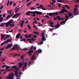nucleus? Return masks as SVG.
Instances as JSON below:
<instances>
[{
  "label": "nucleus",
  "mask_w": 79,
  "mask_h": 79,
  "mask_svg": "<svg viewBox=\"0 0 79 79\" xmlns=\"http://www.w3.org/2000/svg\"><path fill=\"white\" fill-rule=\"evenodd\" d=\"M14 1H11L10 2V4H9V5L10 6L12 4V3L13 2H14Z\"/></svg>",
  "instance_id": "nucleus-43"
},
{
  "label": "nucleus",
  "mask_w": 79,
  "mask_h": 79,
  "mask_svg": "<svg viewBox=\"0 0 79 79\" xmlns=\"http://www.w3.org/2000/svg\"><path fill=\"white\" fill-rule=\"evenodd\" d=\"M13 70L15 72V75L16 76V79H20L21 76L18 75V70Z\"/></svg>",
  "instance_id": "nucleus-1"
},
{
  "label": "nucleus",
  "mask_w": 79,
  "mask_h": 79,
  "mask_svg": "<svg viewBox=\"0 0 79 79\" xmlns=\"http://www.w3.org/2000/svg\"><path fill=\"white\" fill-rule=\"evenodd\" d=\"M56 18H58V20H60V16H56Z\"/></svg>",
  "instance_id": "nucleus-38"
},
{
  "label": "nucleus",
  "mask_w": 79,
  "mask_h": 79,
  "mask_svg": "<svg viewBox=\"0 0 79 79\" xmlns=\"http://www.w3.org/2000/svg\"><path fill=\"white\" fill-rule=\"evenodd\" d=\"M34 52L33 50H29V52H28V53L29 54V56H30L32 55V53H33Z\"/></svg>",
  "instance_id": "nucleus-7"
},
{
  "label": "nucleus",
  "mask_w": 79,
  "mask_h": 79,
  "mask_svg": "<svg viewBox=\"0 0 79 79\" xmlns=\"http://www.w3.org/2000/svg\"><path fill=\"white\" fill-rule=\"evenodd\" d=\"M54 15H55L56 16H57V15H59V13L58 12H54Z\"/></svg>",
  "instance_id": "nucleus-31"
},
{
  "label": "nucleus",
  "mask_w": 79,
  "mask_h": 79,
  "mask_svg": "<svg viewBox=\"0 0 79 79\" xmlns=\"http://www.w3.org/2000/svg\"><path fill=\"white\" fill-rule=\"evenodd\" d=\"M10 36V35H6V37L7 38L9 37Z\"/></svg>",
  "instance_id": "nucleus-58"
},
{
  "label": "nucleus",
  "mask_w": 79,
  "mask_h": 79,
  "mask_svg": "<svg viewBox=\"0 0 79 79\" xmlns=\"http://www.w3.org/2000/svg\"><path fill=\"white\" fill-rule=\"evenodd\" d=\"M42 52V51L40 49H39L35 52V53H37L38 54H39V53H41Z\"/></svg>",
  "instance_id": "nucleus-9"
},
{
  "label": "nucleus",
  "mask_w": 79,
  "mask_h": 79,
  "mask_svg": "<svg viewBox=\"0 0 79 79\" xmlns=\"http://www.w3.org/2000/svg\"><path fill=\"white\" fill-rule=\"evenodd\" d=\"M18 10H19V8L17 9H15V13H17L18 11Z\"/></svg>",
  "instance_id": "nucleus-30"
},
{
  "label": "nucleus",
  "mask_w": 79,
  "mask_h": 79,
  "mask_svg": "<svg viewBox=\"0 0 79 79\" xmlns=\"http://www.w3.org/2000/svg\"><path fill=\"white\" fill-rule=\"evenodd\" d=\"M5 24H6V27H7L8 26H9V25L10 24L8 22L7 23H5Z\"/></svg>",
  "instance_id": "nucleus-20"
},
{
  "label": "nucleus",
  "mask_w": 79,
  "mask_h": 79,
  "mask_svg": "<svg viewBox=\"0 0 79 79\" xmlns=\"http://www.w3.org/2000/svg\"><path fill=\"white\" fill-rule=\"evenodd\" d=\"M32 2V1H31V2H30L27 5V6H29Z\"/></svg>",
  "instance_id": "nucleus-52"
},
{
  "label": "nucleus",
  "mask_w": 79,
  "mask_h": 79,
  "mask_svg": "<svg viewBox=\"0 0 79 79\" xmlns=\"http://www.w3.org/2000/svg\"><path fill=\"white\" fill-rule=\"evenodd\" d=\"M28 27L29 28V30H30L31 29V27L29 25H28Z\"/></svg>",
  "instance_id": "nucleus-53"
},
{
  "label": "nucleus",
  "mask_w": 79,
  "mask_h": 79,
  "mask_svg": "<svg viewBox=\"0 0 79 79\" xmlns=\"http://www.w3.org/2000/svg\"><path fill=\"white\" fill-rule=\"evenodd\" d=\"M12 44H9L7 45L8 47V48H10L12 46Z\"/></svg>",
  "instance_id": "nucleus-26"
},
{
  "label": "nucleus",
  "mask_w": 79,
  "mask_h": 79,
  "mask_svg": "<svg viewBox=\"0 0 79 79\" xmlns=\"http://www.w3.org/2000/svg\"><path fill=\"white\" fill-rule=\"evenodd\" d=\"M10 15H8L7 16V17H6V20H8V19L10 18Z\"/></svg>",
  "instance_id": "nucleus-34"
},
{
  "label": "nucleus",
  "mask_w": 79,
  "mask_h": 79,
  "mask_svg": "<svg viewBox=\"0 0 79 79\" xmlns=\"http://www.w3.org/2000/svg\"><path fill=\"white\" fill-rule=\"evenodd\" d=\"M1 40H2V39L4 38L5 37V35H3L2 34L1 35Z\"/></svg>",
  "instance_id": "nucleus-24"
},
{
  "label": "nucleus",
  "mask_w": 79,
  "mask_h": 79,
  "mask_svg": "<svg viewBox=\"0 0 79 79\" xmlns=\"http://www.w3.org/2000/svg\"><path fill=\"white\" fill-rule=\"evenodd\" d=\"M35 7H31L30 8V9L31 10H34L35 9Z\"/></svg>",
  "instance_id": "nucleus-50"
},
{
  "label": "nucleus",
  "mask_w": 79,
  "mask_h": 79,
  "mask_svg": "<svg viewBox=\"0 0 79 79\" xmlns=\"http://www.w3.org/2000/svg\"><path fill=\"white\" fill-rule=\"evenodd\" d=\"M43 6L42 5H40V9L41 8H42V7H43Z\"/></svg>",
  "instance_id": "nucleus-55"
},
{
  "label": "nucleus",
  "mask_w": 79,
  "mask_h": 79,
  "mask_svg": "<svg viewBox=\"0 0 79 79\" xmlns=\"http://www.w3.org/2000/svg\"><path fill=\"white\" fill-rule=\"evenodd\" d=\"M35 13H36V15H42V13L41 12L37 11H35Z\"/></svg>",
  "instance_id": "nucleus-10"
},
{
  "label": "nucleus",
  "mask_w": 79,
  "mask_h": 79,
  "mask_svg": "<svg viewBox=\"0 0 79 79\" xmlns=\"http://www.w3.org/2000/svg\"><path fill=\"white\" fill-rule=\"evenodd\" d=\"M5 23H2V27H4V26L5 25Z\"/></svg>",
  "instance_id": "nucleus-36"
},
{
  "label": "nucleus",
  "mask_w": 79,
  "mask_h": 79,
  "mask_svg": "<svg viewBox=\"0 0 79 79\" xmlns=\"http://www.w3.org/2000/svg\"><path fill=\"white\" fill-rule=\"evenodd\" d=\"M23 63L22 64V63L21 62L19 63L18 64H19V66H18V68H21V67H22V66L23 65Z\"/></svg>",
  "instance_id": "nucleus-14"
},
{
  "label": "nucleus",
  "mask_w": 79,
  "mask_h": 79,
  "mask_svg": "<svg viewBox=\"0 0 79 79\" xmlns=\"http://www.w3.org/2000/svg\"><path fill=\"white\" fill-rule=\"evenodd\" d=\"M7 71H12V69H2L0 70V72H2L4 74H5L7 72Z\"/></svg>",
  "instance_id": "nucleus-4"
},
{
  "label": "nucleus",
  "mask_w": 79,
  "mask_h": 79,
  "mask_svg": "<svg viewBox=\"0 0 79 79\" xmlns=\"http://www.w3.org/2000/svg\"><path fill=\"white\" fill-rule=\"evenodd\" d=\"M49 24H50V26L53 24V22H49Z\"/></svg>",
  "instance_id": "nucleus-45"
},
{
  "label": "nucleus",
  "mask_w": 79,
  "mask_h": 79,
  "mask_svg": "<svg viewBox=\"0 0 79 79\" xmlns=\"http://www.w3.org/2000/svg\"><path fill=\"white\" fill-rule=\"evenodd\" d=\"M5 66H6V69H9V68H10L11 67L10 66H8L7 65H4L2 66V67H4Z\"/></svg>",
  "instance_id": "nucleus-18"
},
{
  "label": "nucleus",
  "mask_w": 79,
  "mask_h": 79,
  "mask_svg": "<svg viewBox=\"0 0 79 79\" xmlns=\"http://www.w3.org/2000/svg\"><path fill=\"white\" fill-rule=\"evenodd\" d=\"M6 16V14L5 13H3V18H5Z\"/></svg>",
  "instance_id": "nucleus-47"
},
{
  "label": "nucleus",
  "mask_w": 79,
  "mask_h": 79,
  "mask_svg": "<svg viewBox=\"0 0 79 79\" xmlns=\"http://www.w3.org/2000/svg\"><path fill=\"white\" fill-rule=\"evenodd\" d=\"M60 24L59 23H58L55 25V27L56 28H59L60 27Z\"/></svg>",
  "instance_id": "nucleus-12"
},
{
  "label": "nucleus",
  "mask_w": 79,
  "mask_h": 79,
  "mask_svg": "<svg viewBox=\"0 0 79 79\" xmlns=\"http://www.w3.org/2000/svg\"><path fill=\"white\" fill-rule=\"evenodd\" d=\"M64 12H69L67 10L64 9H62L61 11L59 12V14H63Z\"/></svg>",
  "instance_id": "nucleus-5"
},
{
  "label": "nucleus",
  "mask_w": 79,
  "mask_h": 79,
  "mask_svg": "<svg viewBox=\"0 0 79 79\" xmlns=\"http://www.w3.org/2000/svg\"><path fill=\"white\" fill-rule=\"evenodd\" d=\"M21 15V13L15 14L12 17V18L13 19L18 18L19 17V15Z\"/></svg>",
  "instance_id": "nucleus-3"
},
{
  "label": "nucleus",
  "mask_w": 79,
  "mask_h": 79,
  "mask_svg": "<svg viewBox=\"0 0 79 79\" xmlns=\"http://www.w3.org/2000/svg\"><path fill=\"white\" fill-rule=\"evenodd\" d=\"M24 36L26 37V38H29V37L27 36V35H25Z\"/></svg>",
  "instance_id": "nucleus-56"
},
{
  "label": "nucleus",
  "mask_w": 79,
  "mask_h": 79,
  "mask_svg": "<svg viewBox=\"0 0 79 79\" xmlns=\"http://www.w3.org/2000/svg\"><path fill=\"white\" fill-rule=\"evenodd\" d=\"M27 63H25L24 64V66L26 67L27 66Z\"/></svg>",
  "instance_id": "nucleus-44"
},
{
  "label": "nucleus",
  "mask_w": 79,
  "mask_h": 79,
  "mask_svg": "<svg viewBox=\"0 0 79 79\" xmlns=\"http://www.w3.org/2000/svg\"><path fill=\"white\" fill-rule=\"evenodd\" d=\"M36 57H35V54H33V56H31V60H36Z\"/></svg>",
  "instance_id": "nucleus-6"
},
{
  "label": "nucleus",
  "mask_w": 79,
  "mask_h": 79,
  "mask_svg": "<svg viewBox=\"0 0 79 79\" xmlns=\"http://www.w3.org/2000/svg\"><path fill=\"white\" fill-rule=\"evenodd\" d=\"M57 2H58L61 3L63 2V1H62L61 0H58Z\"/></svg>",
  "instance_id": "nucleus-40"
},
{
  "label": "nucleus",
  "mask_w": 79,
  "mask_h": 79,
  "mask_svg": "<svg viewBox=\"0 0 79 79\" xmlns=\"http://www.w3.org/2000/svg\"><path fill=\"white\" fill-rule=\"evenodd\" d=\"M21 36V34L20 33L18 34L16 36V38L15 39H16L17 38H19V37Z\"/></svg>",
  "instance_id": "nucleus-21"
},
{
  "label": "nucleus",
  "mask_w": 79,
  "mask_h": 79,
  "mask_svg": "<svg viewBox=\"0 0 79 79\" xmlns=\"http://www.w3.org/2000/svg\"><path fill=\"white\" fill-rule=\"evenodd\" d=\"M13 20H9V21H8V22L10 24V23L13 22Z\"/></svg>",
  "instance_id": "nucleus-33"
},
{
  "label": "nucleus",
  "mask_w": 79,
  "mask_h": 79,
  "mask_svg": "<svg viewBox=\"0 0 79 79\" xmlns=\"http://www.w3.org/2000/svg\"><path fill=\"white\" fill-rule=\"evenodd\" d=\"M49 16H50V17H52V15H53V16H55V15H54V13H49Z\"/></svg>",
  "instance_id": "nucleus-22"
},
{
  "label": "nucleus",
  "mask_w": 79,
  "mask_h": 79,
  "mask_svg": "<svg viewBox=\"0 0 79 79\" xmlns=\"http://www.w3.org/2000/svg\"><path fill=\"white\" fill-rule=\"evenodd\" d=\"M22 74H23V73L21 72H20L19 73V76H20Z\"/></svg>",
  "instance_id": "nucleus-59"
},
{
  "label": "nucleus",
  "mask_w": 79,
  "mask_h": 79,
  "mask_svg": "<svg viewBox=\"0 0 79 79\" xmlns=\"http://www.w3.org/2000/svg\"><path fill=\"white\" fill-rule=\"evenodd\" d=\"M3 19L4 18L2 17H1V18H0V22L1 23H2V22L3 20Z\"/></svg>",
  "instance_id": "nucleus-27"
},
{
  "label": "nucleus",
  "mask_w": 79,
  "mask_h": 79,
  "mask_svg": "<svg viewBox=\"0 0 79 79\" xmlns=\"http://www.w3.org/2000/svg\"><path fill=\"white\" fill-rule=\"evenodd\" d=\"M12 40V39H10V40L8 39L6 41H5V44H7L8 42H10Z\"/></svg>",
  "instance_id": "nucleus-17"
},
{
  "label": "nucleus",
  "mask_w": 79,
  "mask_h": 79,
  "mask_svg": "<svg viewBox=\"0 0 79 79\" xmlns=\"http://www.w3.org/2000/svg\"><path fill=\"white\" fill-rule=\"evenodd\" d=\"M5 58H6V57H4V59H3L2 60V62H3L5 60Z\"/></svg>",
  "instance_id": "nucleus-54"
},
{
  "label": "nucleus",
  "mask_w": 79,
  "mask_h": 79,
  "mask_svg": "<svg viewBox=\"0 0 79 79\" xmlns=\"http://www.w3.org/2000/svg\"><path fill=\"white\" fill-rule=\"evenodd\" d=\"M18 45L17 44L15 45L14 46V47H16V49L17 50H19V46H17Z\"/></svg>",
  "instance_id": "nucleus-23"
},
{
  "label": "nucleus",
  "mask_w": 79,
  "mask_h": 79,
  "mask_svg": "<svg viewBox=\"0 0 79 79\" xmlns=\"http://www.w3.org/2000/svg\"><path fill=\"white\" fill-rule=\"evenodd\" d=\"M4 44H5V41H4L3 43H2L1 44V45L2 46Z\"/></svg>",
  "instance_id": "nucleus-49"
},
{
  "label": "nucleus",
  "mask_w": 79,
  "mask_h": 79,
  "mask_svg": "<svg viewBox=\"0 0 79 79\" xmlns=\"http://www.w3.org/2000/svg\"><path fill=\"white\" fill-rule=\"evenodd\" d=\"M12 69H19L18 67L16 66H13L11 67Z\"/></svg>",
  "instance_id": "nucleus-11"
},
{
  "label": "nucleus",
  "mask_w": 79,
  "mask_h": 79,
  "mask_svg": "<svg viewBox=\"0 0 79 79\" xmlns=\"http://www.w3.org/2000/svg\"><path fill=\"white\" fill-rule=\"evenodd\" d=\"M41 40L43 41H44V40H46V39H45V36H42Z\"/></svg>",
  "instance_id": "nucleus-19"
},
{
  "label": "nucleus",
  "mask_w": 79,
  "mask_h": 79,
  "mask_svg": "<svg viewBox=\"0 0 79 79\" xmlns=\"http://www.w3.org/2000/svg\"><path fill=\"white\" fill-rule=\"evenodd\" d=\"M74 7H75V8L74 9V11L73 12L74 13H75L76 12V10H77V7L78 6H75Z\"/></svg>",
  "instance_id": "nucleus-13"
},
{
  "label": "nucleus",
  "mask_w": 79,
  "mask_h": 79,
  "mask_svg": "<svg viewBox=\"0 0 79 79\" xmlns=\"http://www.w3.org/2000/svg\"><path fill=\"white\" fill-rule=\"evenodd\" d=\"M15 25V23H11V24H10V25H9V26H10V27H13Z\"/></svg>",
  "instance_id": "nucleus-25"
},
{
  "label": "nucleus",
  "mask_w": 79,
  "mask_h": 79,
  "mask_svg": "<svg viewBox=\"0 0 79 79\" xmlns=\"http://www.w3.org/2000/svg\"><path fill=\"white\" fill-rule=\"evenodd\" d=\"M42 9L44 10H46V9H45V8H44V7H42Z\"/></svg>",
  "instance_id": "nucleus-63"
},
{
  "label": "nucleus",
  "mask_w": 79,
  "mask_h": 79,
  "mask_svg": "<svg viewBox=\"0 0 79 79\" xmlns=\"http://www.w3.org/2000/svg\"><path fill=\"white\" fill-rule=\"evenodd\" d=\"M5 47H6V49H7L9 48L8 45H7V46H4V48H5Z\"/></svg>",
  "instance_id": "nucleus-51"
},
{
  "label": "nucleus",
  "mask_w": 79,
  "mask_h": 79,
  "mask_svg": "<svg viewBox=\"0 0 79 79\" xmlns=\"http://www.w3.org/2000/svg\"><path fill=\"white\" fill-rule=\"evenodd\" d=\"M25 56V55H23V56H21V59H22L23 57Z\"/></svg>",
  "instance_id": "nucleus-48"
},
{
  "label": "nucleus",
  "mask_w": 79,
  "mask_h": 79,
  "mask_svg": "<svg viewBox=\"0 0 79 79\" xmlns=\"http://www.w3.org/2000/svg\"><path fill=\"white\" fill-rule=\"evenodd\" d=\"M33 33H34V34L37 35H39V33L36 32H35V31H33Z\"/></svg>",
  "instance_id": "nucleus-37"
},
{
  "label": "nucleus",
  "mask_w": 79,
  "mask_h": 79,
  "mask_svg": "<svg viewBox=\"0 0 79 79\" xmlns=\"http://www.w3.org/2000/svg\"><path fill=\"white\" fill-rule=\"evenodd\" d=\"M18 55V54H14V55H13V57L17 56Z\"/></svg>",
  "instance_id": "nucleus-42"
},
{
  "label": "nucleus",
  "mask_w": 79,
  "mask_h": 79,
  "mask_svg": "<svg viewBox=\"0 0 79 79\" xmlns=\"http://www.w3.org/2000/svg\"><path fill=\"white\" fill-rule=\"evenodd\" d=\"M33 27L35 29H38V28L36 26H35V25H33Z\"/></svg>",
  "instance_id": "nucleus-35"
},
{
  "label": "nucleus",
  "mask_w": 79,
  "mask_h": 79,
  "mask_svg": "<svg viewBox=\"0 0 79 79\" xmlns=\"http://www.w3.org/2000/svg\"><path fill=\"white\" fill-rule=\"evenodd\" d=\"M7 12L9 14V15H11L12 13V10H9L8 11H7Z\"/></svg>",
  "instance_id": "nucleus-15"
},
{
  "label": "nucleus",
  "mask_w": 79,
  "mask_h": 79,
  "mask_svg": "<svg viewBox=\"0 0 79 79\" xmlns=\"http://www.w3.org/2000/svg\"><path fill=\"white\" fill-rule=\"evenodd\" d=\"M37 36L36 35H33V37H34L35 38H37Z\"/></svg>",
  "instance_id": "nucleus-61"
},
{
  "label": "nucleus",
  "mask_w": 79,
  "mask_h": 79,
  "mask_svg": "<svg viewBox=\"0 0 79 79\" xmlns=\"http://www.w3.org/2000/svg\"><path fill=\"white\" fill-rule=\"evenodd\" d=\"M27 41H29L30 42H31L32 41V40L30 39H27Z\"/></svg>",
  "instance_id": "nucleus-39"
},
{
  "label": "nucleus",
  "mask_w": 79,
  "mask_h": 79,
  "mask_svg": "<svg viewBox=\"0 0 79 79\" xmlns=\"http://www.w3.org/2000/svg\"><path fill=\"white\" fill-rule=\"evenodd\" d=\"M9 3H10L9 0H8L7 1V6H8L9 5Z\"/></svg>",
  "instance_id": "nucleus-41"
},
{
  "label": "nucleus",
  "mask_w": 79,
  "mask_h": 79,
  "mask_svg": "<svg viewBox=\"0 0 79 79\" xmlns=\"http://www.w3.org/2000/svg\"><path fill=\"white\" fill-rule=\"evenodd\" d=\"M31 11H28L27 12V13H26V15H27V16H30V14H31Z\"/></svg>",
  "instance_id": "nucleus-16"
},
{
  "label": "nucleus",
  "mask_w": 79,
  "mask_h": 79,
  "mask_svg": "<svg viewBox=\"0 0 79 79\" xmlns=\"http://www.w3.org/2000/svg\"><path fill=\"white\" fill-rule=\"evenodd\" d=\"M33 46H32L30 48V50H32V49H33Z\"/></svg>",
  "instance_id": "nucleus-60"
},
{
  "label": "nucleus",
  "mask_w": 79,
  "mask_h": 79,
  "mask_svg": "<svg viewBox=\"0 0 79 79\" xmlns=\"http://www.w3.org/2000/svg\"><path fill=\"white\" fill-rule=\"evenodd\" d=\"M35 11H31V16H32L35 17L36 16L35 13Z\"/></svg>",
  "instance_id": "nucleus-8"
},
{
  "label": "nucleus",
  "mask_w": 79,
  "mask_h": 79,
  "mask_svg": "<svg viewBox=\"0 0 79 79\" xmlns=\"http://www.w3.org/2000/svg\"><path fill=\"white\" fill-rule=\"evenodd\" d=\"M14 74L13 73H11L10 74H9L8 76L6 77L7 79H14Z\"/></svg>",
  "instance_id": "nucleus-2"
},
{
  "label": "nucleus",
  "mask_w": 79,
  "mask_h": 79,
  "mask_svg": "<svg viewBox=\"0 0 79 79\" xmlns=\"http://www.w3.org/2000/svg\"><path fill=\"white\" fill-rule=\"evenodd\" d=\"M24 20H22L21 23V24H23L24 23Z\"/></svg>",
  "instance_id": "nucleus-62"
},
{
  "label": "nucleus",
  "mask_w": 79,
  "mask_h": 79,
  "mask_svg": "<svg viewBox=\"0 0 79 79\" xmlns=\"http://www.w3.org/2000/svg\"><path fill=\"white\" fill-rule=\"evenodd\" d=\"M3 7V6L2 5L1 7L0 8V10L2 9Z\"/></svg>",
  "instance_id": "nucleus-64"
},
{
  "label": "nucleus",
  "mask_w": 79,
  "mask_h": 79,
  "mask_svg": "<svg viewBox=\"0 0 79 79\" xmlns=\"http://www.w3.org/2000/svg\"><path fill=\"white\" fill-rule=\"evenodd\" d=\"M31 35H28V38H29V37H30V38H31Z\"/></svg>",
  "instance_id": "nucleus-57"
},
{
  "label": "nucleus",
  "mask_w": 79,
  "mask_h": 79,
  "mask_svg": "<svg viewBox=\"0 0 79 79\" xmlns=\"http://www.w3.org/2000/svg\"><path fill=\"white\" fill-rule=\"evenodd\" d=\"M63 23H64V24H65V23H64V21H63L60 23V24L61 25H62Z\"/></svg>",
  "instance_id": "nucleus-29"
},
{
  "label": "nucleus",
  "mask_w": 79,
  "mask_h": 79,
  "mask_svg": "<svg viewBox=\"0 0 79 79\" xmlns=\"http://www.w3.org/2000/svg\"><path fill=\"white\" fill-rule=\"evenodd\" d=\"M69 16L68 15H66L65 16V18L66 19H67V20H69Z\"/></svg>",
  "instance_id": "nucleus-28"
},
{
  "label": "nucleus",
  "mask_w": 79,
  "mask_h": 79,
  "mask_svg": "<svg viewBox=\"0 0 79 79\" xmlns=\"http://www.w3.org/2000/svg\"><path fill=\"white\" fill-rule=\"evenodd\" d=\"M43 41H41L39 43V44L41 45L43 44Z\"/></svg>",
  "instance_id": "nucleus-46"
},
{
  "label": "nucleus",
  "mask_w": 79,
  "mask_h": 79,
  "mask_svg": "<svg viewBox=\"0 0 79 79\" xmlns=\"http://www.w3.org/2000/svg\"><path fill=\"white\" fill-rule=\"evenodd\" d=\"M67 14H68L69 15V17H71L72 16V15H71V13L70 12V13H67Z\"/></svg>",
  "instance_id": "nucleus-32"
}]
</instances>
